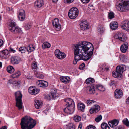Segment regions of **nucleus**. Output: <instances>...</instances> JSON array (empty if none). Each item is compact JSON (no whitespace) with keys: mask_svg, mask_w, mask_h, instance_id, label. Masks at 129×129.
Returning a JSON list of instances; mask_svg holds the SVG:
<instances>
[{"mask_svg":"<svg viewBox=\"0 0 129 129\" xmlns=\"http://www.w3.org/2000/svg\"><path fill=\"white\" fill-rule=\"evenodd\" d=\"M74 49L78 50L80 53L89 59L93 53L94 48L92 44L90 42L82 41L78 44L73 45Z\"/></svg>","mask_w":129,"mask_h":129,"instance_id":"f257e3e1","label":"nucleus"},{"mask_svg":"<svg viewBox=\"0 0 129 129\" xmlns=\"http://www.w3.org/2000/svg\"><path fill=\"white\" fill-rule=\"evenodd\" d=\"M36 124V122L29 117L25 116L21 119L20 123L22 129H31Z\"/></svg>","mask_w":129,"mask_h":129,"instance_id":"f03ea898","label":"nucleus"},{"mask_svg":"<svg viewBox=\"0 0 129 129\" xmlns=\"http://www.w3.org/2000/svg\"><path fill=\"white\" fill-rule=\"evenodd\" d=\"M65 113L72 114L75 110V105L74 102L71 98H65Z\"/></svg>","mask_w":129,"mask_h":129,"instance_id":"7ed1b4c3","label":"nucleus"},{"mask_svg":"<svg viewBox=\"0 0 129 129\" xmlns=\"http://www.w3.org/2000/svg\"><path fill=\"white\" fill-rule=\"evenodd\" d=\"M115 6L116 9L120 12L129 10V2L127 1L119 0Z\"/></svg>","mask_w":129,"mask_h":129,"instance_id":"20e7f679","label":"nucleus"},{"mask_svg":"<svg viewBox=\"0 0 129 129\" xmlns=\"http://www.w3.org/2000/svg\"><path fill=\"white\" fill-rule=\"evenodd\" d=\"M78 51L75 49L74 50V58L73 63L74 64H77V62L80 60L86 61L89 59L87 58L86 56H83L78 52Z\"/></svg>","mask_w":129,"mask_h":129,"instance_id":"39448f33","label":"nucleus"},{"mask_svg":"<svg viewBox=\"0 0 129 129\" xmlns=\"http://www.w3.org/2000/svg\"><path fill=\"white\" fill-rule=\"evenodd\" d=\"M126 66L124 65L118 66L116 67V70L113 72V76L115 78L120 77L123 72L126 70Z\"/></svg>","mask_w":129,"mask_h":129,"instance_id":"423d86ee","label":"nucleus"},{"mask_svg":"<svg viewBox=\"0 0 129 129\" xmlns=\"http://www.w3.org/2000/svg\"><path fill=\"white\" fill-rule=\"evenodd\" d=\"M15 100L16 101V106L19 110L22 108V95L20 91H18L15 93Z\"/></svg>","mask_w":129,"mask_h":129,"instance_id":"0eeeda50","label":"nucleus"},{"mask_svg":"<svg viewBox=\"0 0 129 129\" xmlns=\"http://www.w3.org/2000/svg\"><path fill=\"white\" fill-rule=\"evenodd\" d=\"M9 30L14 33H19L21 31V29L16 26V23L11 21L9 23Z\"/></svg>","mask_w":129,"mask_h":129,"instance_id":"6e6552de","label":"nucleus"},{"mask_svg":"<svg viewBox=\"0 0 129 129\" xmlns=\"http://www.w3.org/2000/svg\"><path fill=\"white\" fill-rule=\"evenodd\" d=\"M119 123V121L116 119H114L109 121L108 124L113 129H124V126L120 125L117 126Z\"/></svg>","mask_w":129,"mask_h":129,"instance_id":"1a4fd4ad","label":"nucleus"},{"mask_svg":"<svg viewBox=\"0 0 129 129\" xmlns=\"http://www.w3.org/2000/svg\"><path fill=\"white\" fill-rule=\"evenodd\" d=\"M78 10L76 7H73L71 8L68 12V15L71 19H75L78 15Z\"/></svg>","mask_w":129,"mask_h":129,"instance_id":"9d476101","label":"nucleus"},{"mask_svg":"<svg viewBox=\"0 0 129 129\" xmlns=\"http://www.w3.org/2000/svg\"><path fill=\"white\" fill-rule=\"evenodd\" d=\"M21 61V59L18 56H12L10 58V63L13 65L18 64Z\"/></svg>","mask_w":129,"mask_h":129,"instance_id":"9b49d317","label":"nucleus"},{"mask_svg":"<svg viewBox=\"0 0 129 129\" xmlns=\"http://www.w3.org/2000/svg\"><path fill=\"white\" fill-rule=\"evenodd\" d=\"M115 38L118 39L121 41L124 42L127 39L126 36L124 35L123 33H118L117 34L115 35Z\"/></svg>","mask_w":129,"mask_h":129,"instance_id":"f8f14e48","label":"nucleus"},{"mask_svg":"<svg viewBox=\"0 0 129 129\" xmlns=\"http://www.w3.org/2000/svg\"><path fill=\"white\" fill-rule=\"evenodd\" d=\"M52 23L54 26H55L57 31L60 30L61 29V25L59 24V20L58 18H55L52 21Z\"/></svg>","mask_w":129,"mask_h":129,"instance_id":"ddd939ff","label":"nucleus"},{"mask_svg":"<svg viewBox=\"0 0 129 129\" xmlns=\"http://www.w3.org/2000/svg\"><path fill=\"white\" fill-rule=\"evenodd\" d=\"M55 54L56 57L58 59H62L64 58V53H62L59 49H56Z\"/></svg>","mask_w":129,"mask_h":129,"instance_id":"4468645a","label":"nucleus"},{"mask_svg":"<svg viewBox=\"0 0 129 129\" xmlns=\"http://www.w3.org/2000/svg\"><path fill=\"white\" fill-rule=\"evenodd\" d=\"M10 56L9 51L7 50L3 51L0 53V57L2 58H8Z\"/></svg>","mask_w":129,"mask_h":129,"instance_id":"2eb2a0df","label":"nucleus"},{"mask_svg":"<svg viewBox=\"0 0 129 129\" xmlns=\"http://www.w3.org/2000/svg\"><path fill=\"white\" fill-rule=\"evenodd\" d=\"M123 95L122 91L120 89H117L114 92V95L116 98H120L122 97Z\"/></svg>","mask_w":129,"mask_h":129,"instance_id":"dca6fc26","label":"nucleus"},{"mask_svg":"<svg viewBox=\"0 0 129 129\" xmlns=\"http://www.w3.org/2000/svg\"><path fill=\"white\" fill-rule=\"evenodd\" d=\"M28 91L30 94L35 95L37 94L39 92V90L35 87H31L29 88Z\"/></svg>","mask_w":129,"mask_h":129,"instance_id":"f3484780","label":"nucleus"},{"mask_svg":"<svg viewBox=\"0 0 129 129\" xmlns=\"http://www.w3.org/2000/svg\"><path fill=\"white\" fill-rule=\"evenodd\" d=\"M56 91L55 90H52L51 92V95H48L47 96V98L48 100H50L51 99H55L58 96H56Z\"/></svg>","mask_w":129,"mask_h":129,"instance_id":"a211bd4d","label":"nucleus"},{"mask_svg":"<svg viewBox=\"0 0 129 129\" xmlns=\"http://www.w3.org/2000/svg\"><path fill=\"white\" fill-rule=\"evenodd\" d=\"M36 84L39 87H46L48 85V83L47 82L40 80L37 81Z\"/></svg>","mask_w":129,"mask_h":129,"instance_id":"6ab92c4d","label":"nucleus"},{"mask_svg":"<svg viewBox=\"0 0 129 129\" xmlns=\"http://www.w3.org/2000/svg\"><path fill=\"white\" fill-rule=\"evenodd\" d=\"M81 30H85L88 29V26L86 21H82L80 23Z\"/></svg>","mask_w":129,"mask_h":129,"instance_id":"aec40b11","label":"nucleus"},{"mask_svg":"<svg viewBox=\"0 0 129 129\" xmlns=\"http://www.w3.org/2000/svg\"><path fill=\"white\" fill-rule=\"evenodd\" d=\"M18 16L19 20L20 21H23L25 18V12L23 10H21L19 11Z\"/></svg>","mask_w":129,"mask_h":129,"instance_id":"412c9836","label":"nucleus"},{"mask_svg":"<svg viewBox=\"0 0 129 129\" xmlns=\"http://www.w3.org/2000/svg\"><path fill=\"white\" fill-rule=\"evenodd\" d=\"M121 28L123 29L127 30H129V21H126L123 22L121 25Z\"/></svg>","mask_w":129,"mask_h":129,"instance_id":"4be33fe9","label":"nucleus"},{"mask_svg":"<svg viewBox=\"0 0 129 129\" xmlns=\"http://www.w3.org/2000/svg\"><path fill=\"white\" fill-rule=\"evenodd\" d=\"M128 43L127 42L125 43L121 46V51L123 53L125 52L128 49Z\"/></svg>","mask_w":129,"mask_h":129,"instance_id":"5701e85b","label":"nucleus"},{"mask_svg":"<svg viewBox=\"0 0 129 129\" xmlns=\"http://www.w3.org/2000/svg\"><path fill=\"white\" fill-rule=\"evenodd\" d=\"M43 4V0H37L35 2L34 6L35 7L39 8L41 7Z\"/></svg>","mask_w":129,"mask_h":129,"instance_id":"b1692460","label":"nucleus"},{"mask_svg":"<svg viewBox=\"0 0 129 129\" xmlns=\"http://www.w3.org/2000/svg\"><path fill=\"white\" fill-rule=\"evenodd\" d=\"M110 25V28L113 30L116 29L118 27V24L116 22H111Z\"/></svg>","mask_w":129,"mask_h":129,"instance_id":"393cba45","label":"nucleus"},{"mask_svg":"<svg viewBox=\"0 0 129 129\" xmlns=\"http://www.w3.org/2000/svg\"><path fill=\"white\" fill-rule=\"evenodd\" d=\"M34 104L36 108L39 109L41 107L42 102L39 100H34Z\"/></svg>","mask_w":129,"mask_h":129,"instance_id":"a878e982","label":"nucleus"},{"mask_svg":"<svg viewBox=\"0 0 129 129\" xmlns=\"http://www.w3.org/2000/svg\"><path fill=\"white\" fill-rule=\"evenodd\" d=\"M78 109L80 110L82 112H84L85 109V106L82 103H79L77 105Z\"/></svg>","mask_w":129,"mask_h":129,"instance_id":"bb28decb","label":"nucleus"},{"mask_svg":"<svg viewBox=\"0 0 129 129\" xmlns=\"http://www.w3.org/2000/svg\"><path fill=\"white\" fill-rule=\"evenodd\" d=\"M7 72L10 73H12L15 71L14 67L12 66H9L7 68Z\"/></svg>","mask_w":129,"mask_h":129,"instance_id":"cd10ccee","label":"nucleus"},{"mask_svg":"<svg viewBox=\"0 0 129 129\" xmlns=\"http://www.w3.org/2000/svg\"><path fill=\"white\" fill-rule=\"evenodd\" d=\"M88 88L89 89L88 93L89 94H92L95 93V86L94 85H91L88 87Z\"/></svg>","mask_w":129,"mask_h":129,"instance_id":"c85d7f7f","label":"nucleus"},{"mask_svg":"<svg viewBox=\"0 0 129 129\" xmlns=\"http://www.w3.org/2000/svg\"><path fill=\"white\" fill-rule=\"evenodd\" d=\"M21 73L19 71H17L14 73L12 74L11 76L13 78H18L19 77Z\"/></svg>","mask_w":129,"mask_h":129,"instance_id":"c756f323","label":"nucleus"},{"mask_svg":"<svg viewBox=\"0 0 129 129\" xmlns=\"http://www.w3.org/2000/svg\"><path fill=\"white\" fill-rule=\"evenodd\" d=\"M96 87L97 89L100 91H104L105 90V88L104 87L101 85L98 84L96 86Z\"/></svg>","mask_w":129,"mask_h":129,"instance_id":"7c9ffc66","label":"nucleus"},{"mask_svg":"<svg viewBox=\"0 0 129 129\" xmlns=\"http://www.w3.org/2000/svg\"><path fill=\"white\" fill-rule=\"evenodd\" d=\"M50 44L48 42H45L43 43L42 45V47L44 48H48L50 47Z\"/></svg>","mask_w":129,"mask_h":129,"instance_id":"2f4dec72","label":"nucleus"},{"mask_svg":"<svg viewBox=\"0 0 129 129\" xmlns=\"http://www.w3.org/2000/svg\"><path fill=\"white\" fill-rule=\"evenodd\" d=\"M95 82L94 79L92 78H88L86 80V83L88 84L90 83H93Z\"/></svg>","mask_w":129,"mask_h":129,"instance_id":"473e14b6","label":"nucleus"},{"mask_svg":"<svg viewBox=\"0 0 129 129\" xmlns=\"http://www.w3.org/2000/svg\"><path fill=\"white\" fill-rule=\"evenodd\" d=\"M35 49L34 47L32 45H30L27 48V51L30 53L33 51Z\"/></svg>","mask_w":129,"mask_h":129,"instance_id":"72a5a7b5","label":"nucleus"},{"mask_svg":"<svg viewBox=\"0 0 129 129\" xmlns=\"http://www.w3.org/2000/svg\"><path fill=\"white\" fill-rule=\"evenodd\" d=\"M101 127L102 129H110L107 124L105 123H103L101 125Z\"/></svg>","mask_w":129,"mask_h":129,"instance_id":"f704fd0d","label":"nucleus"},{"mask_svg":"<svg viewBox=\"0 0 129 129\" xmlns=\"http://www.w3.org/2000/svg\"><path fill=\"white\" fill-rule=\"evenodd\" d=\"M66 129H75V126L73 124L70 123L66 125Z\"/></svg>","mask_w":129,"mask_h":129,"instance_id":"c9c22d12","label":"nucleus"},{"mask_svg":"<svg viewBox=\"0 0 129 129\" xmlns=\"http://www.w3.org/2000/svg\"><path fill=\"white\" fill-rule=\"evenodd\" d=\"M81 120V117L78 115H76L74 117V120L75 122H79Z\"/></svg>","mask_w":129,"mask_h":129,"instance_id":"e433bc0d","label":"nucleus"},{"mask_svg":"<svg viewBox=\"0 0 129 129\" xmlns=\"http://www.w3.org/2000/svg\"><path fill=\"white\" fill-rule=\"evenodd\" d=\"M35 75L38 78L43 79L44 78V76L41 74L38 73L37 72H35Z\"/></svg>","mask_w":129,"mask_h":129,"instance_id":"4c0bfd02","label":"nucleus"},{"mask_svg":"<svg viewBox=\"0 0 129 129\" xmlns=\"http://www.w3.org/2000/svg\"><path fill=\"white\" fill-rule=\"evenodd\" d=\"M95 111V112L96 113L99 111L100 109V106L97 105H94V107L93 108Z\"/></svg>","mask_w":129,"mask_h":129,"instance_id":"58836bf2","label":"nucleus"},{"mask_svg":"<svg viewBox=\"0 0 129 129\" xmlns=\"http://www.w3.org/2000/svg\"><path fill=\"white\" fill-rule=\"evenodd\" d=\"M19 51L21 53H24L26 51L27 48L24 47H20L19 49Z\"/></svg>","mask_w":129,"mask_h":129,"instance_id":"ea45409f","label":"nucleus"},{"mask_svg":"<svg viewBox=\"0 0 129 129\" xmlns=\"http://www.w3.org/2000/svg\"><path fill=\"white\" fill-rule=\"evenodd\" d=\"M124 124L125 125L127 126H129V122L127 118L124 119L122 121Z\"/></svg>","mask_w":129,"mask_h":129,"instance_id":"a19ab883","label":"nucleus"},{"mask_svg":"<svg viewBox=\"0 0 129 129\" xmlns=\"http://www.w3.org/2000/svg\"><path fill=\"white\" fill-rule=\"evenodd\" d=\"M114 17V13L113 12H110L108 14V17L110 19L113 18Z\"/></svg>","mask_w":129,"mask_h":129,"instance_id":"79ce46f5","label":"nucleus"},{"mask_svg":"<svg viewBox=\"0 0 129 129\" xmlns=\"http://www.w3.org/2000/svg\"><path fill=\"white\" fill-rule=\"evenodd\" d=\"M102 116L101 115H100L95 118V121L97 122H99L102 119Z\"/></svg>","mask_w":129,"mask_h":129,"instance_id":"37998d69","label":"nucleus"},{"mask_svg":"<svg viewBox=\"0 0 129 129\" xmlns=\"http://www.w3.org/2000/svg\"><path fill=\"white\" fill-rule=\"evenodd\" d=\"M13 84L15 86H18L20 84V82L19 81H13Z\"/></svg>","mask_w":129,"mask_h":129,"instance_id":"c03bdc74","label":"nucleus"},{"mask_svg":"<svg viewBox=\"0 0 129 129\" xmlns=\"http://www.w3.org/2000/svg\"><path fill=\"white\" fill-rule=\"evenodd\" d=\"M95 101L90 100H87L86 102L87 104L88 105H89L91 104L92 103H94Z\"/></svg>","mask_w":129,"mask_h":129,"instance_id":"a18cd8bd","label":"nucleus"},{"mask_svg":"<svg viewBox=\"0 0 129 129\" xmlns=\"http://www.w3.org/2000/svg\"><path fill=\"white\" fill-rule=\"evenodd\" d=\"M98 31L100 33H102L104 31L103 28L101 27H99L98 28Z\"/></svg>","mask_w":129,"mask_h":129,"instance_id":"49530a36","label":"nucleus"},{"mask_svg":"<svg viewBox=\"0 0 129 129\" xmlns=\"http://www.w3.org/2000/svg\"><path fill=\"white\" fill-rule=\"evenodd\" d=\"M70 80V77L68 76H65V83H68Z\"/></svg>","mask_w":129,"mask_h":129,"instance_id":"de8ad7c7","label":"nucleus"},{"mask_svg":"<svg viewBox=\"0 0 129 129\" xmlns=\"http://www.w3.org/2000/svg\"><path fill=\"white\" fill-rule=\"evenodd\" d=\"M32 68L33 69H36L37 67V65L36 62H34L32 64Z\"/></svg>","mask_w":129,"mask_h":129,"instance_id":"09e8293b","label":"nucleus"},{"mask_svg":"<svg viewBox=\"0 0 129 129\" xmlns=\"http://www.w3.org/2000/svg\"><path fill=\"white\" fill-rule=\"evenodd\" d=\"M86 129H96V128L92 125H90L87 127Z\"/></svg>","mask_w":129,"mask_h":129,"instance_id":"8fccbe9b","label":"nucleus"},{"mask_svg":"<svg viewBox=\"0 0 129 129\" xmlns=\"http://www.w3.org/2000/svg\"><path fill=\"white\" fill-rule=\"evenodd\" d=\"M116 81H115L111 80L109 84L110 86H114L116 83Z\"/></svg>","mask_w":129,"mask_h":129,"instance_id":"3c124183","label":"nucleus"},{"mask_svg":"<svg viewBox=\"0 0 129 129\" xmlns=\"http://www.w3.org/2000/svg\"><path fill=\"white\" fill-rule=\"evenodd\" d=\"M85 67V64L84 63H83L81 64L79 67V68L80 69H82L83 68Z\"/></svg>","mask_w":129,"mask_h":129,"instance_id":"603ef678","label":"nucleus"},{"mask_svg":"<svg viewBox=\"0 0 129 129\" xmlns=\"http://www.w3.org/2000/svg\"><path fill=\"white\" fill-rule=\"evenodd\" d=\"M60 79L61 81L63 83H64V76H61L60 77Z\"/></svg>","mask_w":129,"mask_h":129,"instance_id":"864d4df0","label":"nucleus"},{"mask_svg":"<svg viewBox=\"0 0 129 129\" xmlns=\"http://www.w3.org/2000/svg\"><path fill=\"white\" fill-rule=\"evenodd\" d=\"M73 1L74 0H66L65 3L70 4L72 3Z\"/></svg>","mask_w":129,"mask_h":129,"instance_id":"5fc2aeb1","label":"nucleus"},{"mask_svg":"<svg viewBox=\"0 0 129 129\" xmlns=\"http://www.w3.org/2000/svg\"><path fill=\"white\" fill-rule=\"evenodd\" d=\"M90 113L92 114L93 113L95 112V111L93 108H91L90 109Z\"/></svg>","mask_w":129,"mask_h":129,"instance_id":"6e6d98bb","label":"nucleus"},{"mask_svg":"<svg viewBox=\"0 0 129 129\" xmlns=\"http://www.w3.org/2000/svg\"><path fill=\"white\" fill-rule=\"evenodd\" d=\"M9 51L10 52H12L13 53H15L16 52V51L13 49L12 48H11V47H10V49L9 50Z\"/></svg>","mask_w":129,"mask_h":129,"instance_id":"4d7b16f0","label":"nucleus"},{"mask_svg":"<svg viewBox=\"0 0 129 129\" xmlns=\"http://www.w3.org/2000/svg\"><path fill=\"white\" fill-rule=\"evenodd\" d=\"M82 1L83 3H88L90 1V0H81Z\"/></svg>","mask_w":129,"mask_h":129,"instance_id":"13d9d810","label":"nucleus"},{"mask_svg":"<svg viewBox=\"0 0 129 129\" xmlns=\"http://www.w3.org/2000/svg\"><path fill=\"white\" fill-rule=\"evenodd\" d=\"M25 27L27 29H28L31 28V25L30 24H28L25 26Z\"/></svg>","mask_w":129,"mask_h":129,"instance_id":"bf43d9fd","label":"nucleus"},{"mask_svg":"<svg viewBox=\"0 0 129 129\" xmlns=\"http://www.w3.org/2000/svg\"><path fill=\"white\" fill-rule=\"evenodd\" d=\"M82 127V124L81 123H79V125L78 129H81Z\"/></svg>","mask_w":129,"mask_h":129,"instance_id":"052dcab7","label":"nucleus"},{"mask_svg":"<svg viewBox=\"0 0 129 129\" xmlns=\"http://www.w3.org/2000/svg\"><path fill=\"white\" fill-rule=\"evenodd\" d=\"M3 41L1 39H0V47L3 45Z\"/></svg>","mask_w":129,"mask_h":129,"instance_id":"680f3d73","label":"nucleus"},{"mask_svg":"<svg viewBox=\"0 0 129 129\" xmlns=\"http://www.w3.org/2000/svg\"><path fill=\"white\" fill-rule=\"evenodd\" d=\"M26 78H27V79L29 80L31 79L32 78V77L31 76H27L26 77Z\"/></svg>","mask_w":129,"mask_h":129,"instance_id":"e2e57ef3","label":"nucleus"},{"mask_svg":"<svg viewBox=\"0 0 129 129\" xmlns=\"http://www.w3.org/2000/svg\"><path fill=\"white\" fill-rule=\"evenodd\" d=\"M13 81H12L11 80H10L8 81V83L9 84H13Z\"/></svg>","mask_w":129,"mask_h":129,"instance_id":"0e129e2a","label":"nucleus"},{"mask_svg":"<svg viewBox=\"0 0 129 129\" xmlns=\"http://www.w3.org/2000/svg\"><path fill=\"white\" fill-rule=\"evenodd\" d=\"M126 102L127 103H129V97L126 99Z\"/></svg>","mask_w":129,"mask_h":129,"instance_id":"69168bd1","label":"nucleus"},{"mask_svg":"<svg viewBox=\"0 0 129 129\" xmlns=\"http://www.w3.org/2000/svg\"><path fill=\"white\" fill-rule=\"evenodd\" d=\"M0 129H7V127L6 126H4L2 127Z\"/></svg>","mask_w":129,"mask_h":129,"instance_id":"338daca9","label":"nucleus"},{"mask_svg":"<svg viewBox=\"0 0 129 129\" xmlns=\"http://www.w3.org/2000/svg\"><path fill=\"white\" fill-rule=\"evenodd\" d=\"M103 69L107 71L109 69V68L108 67H106L105 68H104Z\"/></svg>","mask_w":129,"mask_h":129,"instance_id":"774afa93","label":"nucleus"}]
</instances>
